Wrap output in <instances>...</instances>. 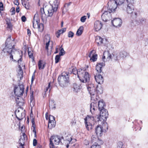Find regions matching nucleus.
<instances>
[{
	"label": "nucleus",
	"mask_w": 148,
	"mask_h": 148,
	"mask_svg": "<svg viewBox=\"0 0 148 148\" xmlns=\"http://www.w3.org/2000/svg\"><path fill=\"white\" fill-rule=\"evenodd\" d=\"M5 44V47L2 50V54L3 52L4 54H9L10 59L14 61H16L13 59V55L14 54V51H16L14 49L15 42L14 39L12 38V39L11 36H9L6 40Z\"/></svg>",
	"instance_id": "obj_1"
},
{
	"label": "nucleus",
	"mask_w": 148,
	"mask_h": 148,
	"mask_svg": "<svg viewBox=\"0 0 148 148\" xmlns=\"http://www.w3.org/2000/svg\"><path fill=\"white\" fill-rule=\"evenodd\" d=\"M73 74L77 75L78 77L82 82L86 83L89 80V75L88 72H85L84 70L79 69L78 70L73 69L72 70Z\"/></svg>",
	"instance_id": "obj_2"
},
{
	"label": "nucleus",
	"mask_w": 148,
	"mask_h": 148,
	"mask_svg": "<svg viewBox=\"0 0 148 148\" xmlns=\"http://www.w3.org/2000/svg\"><path fill=\"white\" fill-rule=\"evenodd\" d=\"M100 115L97 117V121L99 123L102 124L107 126V129H108L107 124L106 122L107 119L108 115V110L106 109L102 110L99 111Z\"/></svg>",
	"instance_id": "obj_3"
},
{
	"label": "nucleus",
	"mask_w": 148,
	"mask_h": 148,
	"mask_svg": "<svg viewBox=\"0 0 148 148\" xmlns=\"http://www.w3.org/2000/svg\"><path fill=\"white\" fill-rule=\"evenodd\" d=\"M63 136L60 137L58 136H52L50 139L49 147L50 148H55L54 145H59L62 143V139H64Z\"/></svg>",
	"instance_id": "obj_4"
},
{
	"label": "nucleus",
	"mask_w": 148,
	"mask_h": 148,
	"mask_svg": "<svg viewBox=\"0 0 148 148\" xmlns=\"http://www.w3.org/2000/svg\"><path fill=\"white\" fill-rule=\"evenodd\" d=\"M14 92L15 95L17 97H21L23 95L24 90V86L23 84H18L17 85H14Z\"/></svg>",
	"instance_id": "obj_5"
},
{
	"label": "nucleus",
	"mask_w": 148,
	"mask_h": 148,
	"mask_svg": "<svg viewBox=\"0 0 148 148\" xmlns=\"http://www.w3.org/2000/svg\"><path fill=\"white\" fill-rule=\"evenodd\" d=\"M58 6V0H55L53 3L52 5H50L49 7V8L47 10L48 12L47 16L49 17L52 16L53 13L57 11Z\"/></svg>",
	"instance_id": "obj_6"
},
{
	"label": "nucleus",
	"mask_w": 148,
	"mask_h": 148,
	"mask_svg": "<svg viewBox=\"0 0 148 148\" xmlns=\"http://www.w3.org/2000/svg\"><path fill=\"white\" fill-rule=\"evenodd\" d=\"M69 73L67 72H64L58 77V80L59 82H64L69 83Z\"/></svg>",
	"instance_id": "obj_7"
},
{
	"label": "nucleus",
	"mask_w": 148,
	"mask_h": 148,
	"mask_svg": "<svg viewBox=\"0 0 148 148\" xmlns=\"http://www.w3.org/2000/svg\"><path fill=\"white\" fill-rule=\"evenodd\" d=\"M108 9L109 11L112 12L115 11L118 5L114 0H110L108 3Z\"/></svg>",
	"instance_id": "obj_8"
},
{
	"label": "nucleus",
	"mask_w": 148,
	"mask_h": 148,
	"mask_svg": "<svg viewBox=\"0 0 148 148\" xmlns=\"http://www.w3.org/2000/svg\"><path fill=\"white\" fill-rule=\"evenodd\" d=\"M134 6L132 4H128L127 5L126 11L128 14H132L131 16L133 18H136L137 13L136 12H133Z\"/></svg>",
	"instance_id": "obj_9"
},
{
	"label": "nucleus",
	"mask_w": 148,
	"mask_h": 148,
	"mask_svg": "<svg viewBox=\"0 0 148 148\" xmlns=\"http://www.w3.org/2000/svg\"><path fill=\"white\" fill-rule=\"evenodd\" d=\"M110 11H105L101 15V18L102 20L105 22L109 21L112 18L111 14Z\"/></svg>",
	"instance_id": "obj_10"
},
{
	"label": "nucleus",
	"mask_w": 148,
	"mask_h": 148,
	"mask_svg": "<svg viewBox=\"0 0 148 148\" xmlns=\"http://www.w3.org/2000/svg\"><path fill=\"white\" fill-rule=\"evenodd\" d=\"M112 25L115 27H120L122 24V21L119 18H116L112 20L111 21Z\"/></svg>",
	"instance_id": "obj_11"
},
{
	"label": "nucleus",
	"mask_w": 148,
	"mask_h": 148,
	"mask_svg": "<svg viewBox=\"0 0 148 148\" xmlns=\"http://www.w3.org/2000/svg\"><path fill=\"white\" fill-rule=\"evenodd\" d=\"M97 101H92L90 106V112L92 114H94L95 110H97L98 108Z\"/></svg>",
	"instance_id": "obj_12"
},
{
	"label": "nucleus",
	"mask_w": 148,
	"mask_h": 148,
	"mask_svg": "<svg viewBox=\"0 0 148 148\" xmlns=\"http://www.w3.org/2000/svg\"><path fill=\"white\" fill-rule=\"evenodd\" d=\"M102 26V22L100 21L97 20L94 23V28L95 31L97 32L101 29Z\"/></svg>",
	"instance_id": "obj_13"
},
{
	"label": "nucleus",
	"mask_w": 148,
	"mask_h": 148,
	"mask_svg": "<svg viewBox=\"0 0 148 148\" xmlns=\"http://www.w3.org/2000/svg\"><path fill=\"white\" fill-rule=\"evenodd\" d=\"M103 126L98 125L95 129V132L97 136H101L103 132Z\"/></svg>",
	"instance_id": "obj_14"
},
{
	"label": "nucleus",
	"mask_w": 148,
	"mask_h": 148,
	"mask_svg": "<svg viewBox=\"0 0 148 148\" xmlns=\"http://www.w3.org/2000/svg\"><path fill=\"white\" fill-rule=\"evenodd\" d=\"M96 84H87L86 85L88 90L89 93L95 91Z\"/></svg>",
	"instance_id": "obj_15"
},
{
	"label": "nucleus",
	"mask_w": 148,
	"mask_h": 148,
	"mask_svg": "<svg viewBox=\"0 0 148 148\" xmlns=\"http://www.w3.org/2000/svg\"><path fill=\"white\" fill-rule=\"evenodd\" d=\"M97 93L96 91L89 93L90 96L91 100L92 101H97L98 97Z\"/></svg>",
	"instance_id": "obj_16"
},
{
	"label": "nucleus",
	"mask_w": 148,
	"mask_h": 148,
	"mask_svg": "<svg viewBox=\"0 0 148 148\" xmlns=\"http://www.w3.org/2000/svg\"><path fill=\"white\" fill-rule=\"evenodd\" d=\"M105 63L101 62L98 63L96 66V70L98 73H100L102 72L101 68L102 66H105Z\"/></svg>",
	"instance_id": "obj_17"
},
{
	"label": "nucleus",
	"mask_w": 148,
	"mask_h": 148,
	"mask_svg": "<svg viewBox=\"0 0 148 148\" xmlns=\"http://www.w3.org/2000/svg\"><path fill=\"white\" fill-rule=\"evenodd\" d=\"M105 106V104L103 100H99L97 103L98 108L99 111L105 109L104 108Z\"/></svg>",
	"instance_id": "obj_18"
},
{
	"label": "nucleus",
	"mask_w": 148,
	"mask_h": 148,
	"mask_svg": "<svg viewBox=\"0 0 148 148\" xmlns=\"http://www.w3.org/2000/svg\"><path fill=\"white\" fill-rule=\"evenodd\" d=\"M39 23H40V19L38 18V14L36 13L34 15L33 19V27L35 28L36 24Z\"/></svg>",
	"instance_id": "obj_19"
},
{
	"label": "nucleus",
	"mask_w": 148,
	"mask_h": 148,
	"mask_svg": "<svg viewBox=\"0 0 148 148\" xmlns=\"http://www.w3.org/2000/svg\"><path fill=\"white\" fill-rule=\"evenodd\" d=\"M95 78L96 82L97 83H103V77L101 74H98L95 75Z\"/></svg>",
	"instance_id": "obj_20"
},
{
	"label": "nucleus",
	"mask_w": 148,
	"mask_h": 148,
	"mask_svg": "<svg viewBox=\"0 0 148 148\" xmlns=\"http://www.w3.org/2000/svg\"><path fill=\"white\" fill-rule=\"evenodd\" d=\"M95 119L94 117L92 116L88 115L86 118L85 119V122H91L92 124H94Z\"/></svg>",
	"instance_id": "obj_21"
},
{
	"label": "nucleus",
	"mask_w": 148,
	"mask_h": 148,
	"mask_svg": "<svg viewBox=\"0 0 148 148\" xmlns=\"http://www.w3.org/2000/svg\"><path fill=\"white\" fill-rule=\"evenodd\" d=\"M26 136L25 133L23 134V136H21L19 139V142L21 146L20 148H24L23 145L25 143V137Z\"/></svg>",
	"instance_id": "obj_22"
},
{
	"label": "nucleus",
	"mask_w": 148,
	"mask_h": 148,
	"mask_svg": "<svg viewBox=\"0 0 148 148\" xmlns=\"http://www.w3.org/2000/svg\"><path fill=\"white\" fill-rule=\"evenodd\" d=\"M103 88L102 87L101 84H96L95 90L97 91V93L101 94L103 92Z\"/></svg>",
	"instance_id": "obj_23"
},
{
	"label": "nucleus",
	"mask_w": 148,
	"mask_h": 148,
	"mask_svg": "<svg viewBox=\"0 0 148 148\" xmlns=\"http://www.w3.org/2000/svg\"><path fill=\"white\" fill-rule=\"evenodd\" d=\"M25 115V113L24 112H20L19 110H18V112H16V117L18 120H19L22 119Z\"/></svg>",
	"instance_id": "obj_24"
},
{
	"label": "nucleus",
	"mask_w": 148,
	"mask_h": 148,
	"mask_svg": "<svg viewBox=\"0 0 148 148\" xmlns=\"http://www.w3.org/2000/svg\"><path fill=\"white\" fill-rule=\"evenodd\" d=\"M16 102L17 105L19 106H23L24 103V100L21 97H17L16 98Z\"/></svg>",
	"instance_id": "obj_25"
},
{
	"label": "nucleus",
	"mask_w": 148,
	"mask_h": 148,
	"mask_svg": "<svg viewBox=\"0 0 148 148\" xmlns=\"http://www.w3.org/2000/svg\"><path fill=\"white\" fill-rule=\"evenodd\" d=\"M20 57H21L20 58L17 60V62H18V68L19 69V72H20V73L21 74V76L20 77L21 79V77H23V72L22 70L21 64L20 63V62H21L22 61L21 59H22V56H21L20 55Z\"/></svg>",
	"instance_id": "obj_26"
},
{
	"label": "nucleus",
	"mask_w": 148,
	"mask_h": 148,
	"mask_svg": "<svg viewBox=\"0 0 148 148\" xmlns=\"http://www.w3.org/2000/svg\"><path fill=\"white\" fill-rule=\"evenodd\" d=\"M21 3L23 5L27 10L29 9L30 5L29 3H27L25 0H21Z\"/></svg>",
	"instance_id": "obj_27"
},
{
	"label": "nucleus",
	"mask_w": 148,
	"mask_h": 148,
	"mask_svg": "<svg viewBox=\"0 0 148 148\" xmlns=\"http://www.w3.org/2000/svg\"><path fill=\"white\" fill-rule=\"evenodd\" d=\"M103 39L99 36H96L95 39V42L98 45H100L103 42Z\"/></svg>",
	"instance_id": "obj_28"
},
{
	"label": "nucleus",
	"mask_w": 148,
	"mask_h": 148,
	"mask_svg": "<svg viewBox=\"0 0 148 148\" xmlns=\"http://www.w3.org/2000/svg\"><path fill=\"white\" fill-rule=\"evenodd\" d=\"M42 61L41 60H40L38 63V65L39 69H43L45 67V62H42Z\"/></svg>",
	"instance_id": "obj_29"
},
{
	"label": "nucleus",
	"mask_w": 148,
	"mask_h": 148,
	"mask_svg": "<svg viewBox=\"0 0 148 148\" xmlns=\"http://www.w3.org/2000/svg\"><path fill=\"white\" fill-rule=\"evenodd\" d=\"M49 106L50 108L55 109L56 107V104L55 103L53 100L51 99L49 101Z\"/></svg>",
	"instance_id": "obj_30"
},
{
	"label": "nucleus",
	"mask_w": 148,
	"mask_h": 148,
	"mask_svg": "<svg viewBox=\"0 0 148 148\" xmlns=\"http://www.w3.org/2000/svg\"><path fill=\"white\" fill-rule=\"evenodd\" d=\"M85 126L88 130H90L92 129L93 124L91 122H85Z\"/></svg>",
	"instance_id": "obj_31"
},
{
	"label": "nucleus",
	"mask_w": 148,
	"mask_h": 148,
	"mask_svg": "<svg viewBox=\"0 0 148 148\" xmlns=\"http://www.w3.org/2000/svg\"><path fill=\"white\" fill-rule=\"evenodd\" d=\"M73 87L74 91L76 92H77L81 88L80 84H74Z\"/></svg>",
	"instance_id": "obj_32"
},
{
	"label": "nucleus",
	"mask_w": 148,
	"mask_h": 148,
	"mask_svg": "<svg viewBox=\"0 0 148 148\" xmlns=\"http://www.w3.org/2000/svg\"><path fill=\"white\" fill-rule=\"evenodd\" d=\"M84 29V27L83 26H81L78 29L76 33L77 36H80L82 34Z\"/></svg>",
	"instance_id": "obj_33"
},
{
	"label": "nucleus",
	"mask_w": 148,
	"mask_h": 148,
	"mask_svg": "<svg viewBox=\"0 0 148 148\" xmlns=\"http://www.w3.org/2000/svg\"><path fill=\"white\" fill-rule=\"evenodd\" d=\"M128 54L125 51H121L119 55V57L125 58L127 55Z\"/></svg>",
	"instance_id": "obj_34"
},
{
	"label": "nucleus",
	"mask_w": 148,
	"mask_h": 148,
	"mask_svg": "<svg viewBox=\"0 0 148 148\" xmlns=\"http://www.w3.org/2000/svg\"><path fill=\"white\" fill-rule=\"evenodd\" d=\"M98 138L97 136L93 135L91 138V142L92 143H94L93 144H96L97 143V141Z\"/></svg>",
	"instance_id": "obj_35"
},
{
	"label": "nucleus",
	"mask_w": 148,
	"mask_h": 148,
	"mask_svg": "<svg viewBox=\"0 0 148 148\" xmlns=\"http://www.w3.org/2000/svg\"><path fill=\"white\" fill-rule=\"evenodd\" d=\"M56 125V122H48V127L50 129H51L52 128L54 127Z\"/></svg>",
	"instance_id": "obj_36"
},
{
	"label": "nucleus",
	"mask_w": 148,
	"mask_h": 148,
	"mask_svg": "<svg viewBox=\"0 0 148 148\" xmlns=\"http://www.w3.org/2000/svg\"><path fill=\"white\" fill-rule=\"evenodd\" d=\"M116 4L118 5V8H119L121 5H122L124 3L125 0H114Z\"/></svg>",
	"instance_id": "obj_37"
},
{
	"label": "nucleus",
	"mask_w": 148,
	"mask_h": 148,
	"mask_svg": "<svg viewBox=\"0 0 148 148\" xmlns=\"http://www.w3.org/2000/svg\"><path fill=\"white\" fill-rule=\"evenodd\" d=\"M40 12L41 14V18L43 19V18L45 17L46 16V14L45 13L43 8H41L40 9Z\"/></svg>",
	"instance_id": "obj_38"
},
{
	"label": "nucleus",
	"mask_w": 148,
	"mask_h": 148,
	"mask_svg": "<svg viewBox=\"0 0 148 148\" xmlns=\"http://www.w3.org/2000/svg\"><path fill=\"white\" fill-rule=\"evenodd\" d=\"M36 25H37L39 31L40 32H42L43 29V24L41 23H39L37 24Z\"/></svg>",
	"instance_id": "obj_39"
},
{
	"label": "nucleus",
	"mask_w": 148,
	"mask_h": 148,
	"mask_svg": "<svg viewBox=\"0 0 148 148\" xmlns=\"http://www.w3.org/2000/svg\"><path fill=\"white\" fill-rule=\"evenodd\" d=\"M62 46L60 47V52L59 53V55L60 56H63L65 54V51L64 50L63 48L62 47Z\"/></svg>",
	"instance_id": "obj_40"
},
{
	"label": "nucleus",
	"mask_w": 148,
	"mask_h": 148,
	"mask_svg": "<svg viewBox=\"0 0 148 148\" xmlns=\"http://www.w3.org/2000/svg\"><path fill=\"white\" fill-rule=\"evenodd\" d=\"M97 55L96 54H92V57L91 56L90 60L93 62H95L97 60Z\"/></svg>",
	"instance_id": "obj_41"
},
{
	"label": "nucleus",
	"mask_w": 148,
	"mask_h": 148,
	"mask_svg": "<svg viewBox=\"0 0 148 148\" xmlns=\"http://www.w3.org/2000/svg\"><path fill=\"white\" fill-rule=\"evenodd\" d=\"M64 140L67 142V143H68V144H70L72 140V138L71 136L69 135L67 136L65 139H63Z\"/></svg>",
	"instance_id": "obj_42"
},
{
	"label": "nucleus",
	"mask_w": 148,
	"mask_h": 148,
	"mask_svg": "<svg viewBox=\"0 0 148 148\" xmlns=\"http://www.w3.org/2000/svg\"><path fill=\"white\" fill-rule=\"evenodd\" d=\"M28 53L29 55V57L30 58H31L33 60H34V58L33 56V53L32 51H29V50L28 51Z\"/></svg>",
	"instance_id": "obj_43"
},
{
	"label": "nucleus",
	"mask_w": 148,
	"mask_h": 148,
	"mask_svg": "<svg viewBox=\"0 0 148 148\" xmlns=\"http://www.w3.org/2000/svg\"><path fill=\"white\" fill-rule=\"evenodd\" d=\"M6 24L7 25V28L9 29H11L12 28V26L11 22L9 20L8 21L6 20Z\"/></svg>",
	"instance_id": "obj_44"
},
{
	"label": "nucleus",
	"mask_w": 148,
	"mask_h": 148,
	"mask_svg": "<svg viewBox=\"0 0 148 148\" xmlns=\"http://www.w3.org/2000/svg\"><path fill=\"white\" fill-rule=\"evenodd\" d=\"M60 56L59 55H57L56 56L55 58V63H57L60 60Z\"/></svg>",
	"instance_id": "obj_45"
},
{
	"label": "nucleus",
	"mask_w": 148,
	"mask_h": 148,
	"mask_svg": "<svg viewBox=\"0 0 148 148\" xmlns=\"http://www.w3.org/2000/svg\"><path fill=\"white\" fill-rule=\"evenodd\" d=\"M55 122L54 117L51 115H50L49 116V120L48 122Z\"/></svg>",
	"instance_id": "obj_46"
},
{
	"label": "nucleus",
	"mask_w": 148,
	"mask_h": 148,
	"mask_svg": "<svg viewBox=\"0 0 148 148\" xmlns=\"http://www.w3.org/2000/svg\"><path fill=\"white\" fill-rule=\"evenodd\" d=\"M123 144L121 142H119L117 144V148H123Z\"/></svg>",
	"instance_id": "obj_47"
},
{
	"label": "nucleus",
	"mask_w": 148,
	"mask_h": 148,
	"mask_svg": "<svg viewBox=\"0 0 148 148\" xmlns=\"http://www.w3.org/2000/svg\"><path fill=\"white\" fill-rule=\"evenodd\" d=\"M90 148H101V146L98 144H93Z\"/></svg>",
	"instance_id": "obj_48"
},
{
	"label": "nucleus",
	"mask_w": 148,
	"mask_h": 148,
	"mask_svg": "<svg viewBox=\"0 0 148 148\" xmlns=\"http://www.w3.org/2000/svg\"><path fill=\"white\" fill-rule=\"evenodd\" d=\"M75 146V144H73L72 145V143H70V144H68V143L66 145V147L67 148H68V147L69 146L71 147V148H76Z\"/></svg>",
	"instance_id": "obj_49"
},
{
	"label": "nucleus",
	"mask_w": 148,
	"mask_h": 148,
	"mask_svg": "<svg viewBox=\"0 0 148 148\" xmlns=\"http://www.w3.org/2000/svg\"><path fill=\"white\" fill-rule=\"evenodd\" d=\"M30 104L31 107H33L35 104L34 100L33 99V98L32 97L31 98V102Z\"/></svg>",
	"instance_id": "obj_50"
},
{
	"label": "nucleus",
	"mask_w": 148,
	"mask_h": 148,
	"mask_svg": "<svg viewBox=\"0 0 148 148\" xmlns=\"http://www.w3.org/2000/svg\"><path fill=\"white\" fill-rule=\"evenodd\" d=\"M74 34L71 31H69L68 33V36L69 38H73V37Z\"/></svg>",
	"instance_id": "obj_51"
},
{
	"label": "nucleus",
	"mask_w": 148,
	"mask_h": 148,
	"mask_svg": "<svg viewBox=\"0 0 148 148\" xmlns=\"http://www.w3.org/2000/svg\"><path fill=\"white\" fill-rule=\"evenodd\" d=\"M62 34V32L60 30H58L56 33V37L58 38H59L60 37V34Z\"/></svg>",
	"instance_id": "obj_52"
},
{
	"label": "nucleus",
	"mask_w": 148,
	"mask_h": 148,
	"mask_svg": "<svg viewBox=\"0 0 148 148\" xmlns=\"http://www.w3.org/2000/svg\"><path fill=\"white\" fill-rule=\"evenodd\" d=\"M86 19V16H84L81 17V18H80V21L82 22H84L85 21Z\"/></svg>",
	"instance_id": "obj_53"
},
{
	"label": "nucleus",
	"mask_w": 148,
	"mask_h": 148,
	"mask_svg": "<svg viewBox=\"0 0 148 148\" xmlns=\"http://www.w3.org/2000/svg\"><path fill=\"white\" fill-rule=\"evenodd\" d=\"M51 84H49L48 86L47 87H46V89L45 90V91L44 92L45 93H46V92L49 89V91H50L51 88H50V87L51 86L50 85Z\"/></svg>",
	"instance_id": "obj_54"
},
{
	"label": "nucleus",
	"mask_w": 148,
	"mask_h": 148,
	"mask_svg": "<svg viewBox=\"0 0 148 148\" xmlns=\"http://www.w3.org/2000/svg\"><path fill=\"white\" fill-rule=\"evenodd\" d=\"M119 7L121 8L123 10H125L126 8L127 7V6L126 4H124V3L122 5H121Z\"/></svg>",
	"instance_id": "obj_55"
},
{
	"label": "nucleus",
	"mask_w": 148,
	"mask_h": 148,
	"mask_svg": "<svg viewBox=\"0 0 148 148\" xmlns=\"http://www.w3.org/2000/svg\"><path fill=\"white\" fill-rule=\"evenodd\" d=\"M97 143L99 145H101L103 144V142L102 140L99 139L98 138Z\"/></svg>",
	"instance_id": "obj_56"
},
{
	"label": "nucleus",
	"mask_w": 148,
	"mask_h": 148,
	"mask_svg": "<svg viewBox=\"0 0 148 148\" xmlns=\"http://www.w3.org/2000/svg\"><path fill=\"white\" fill-rule=\"evenodd\" d=\"M10 11L11 12H12V15L14 14L15 13V8L14 7H12Z\"/></svg>",
	"instance_id": "obj_57"
},
{
	"label": "nucleus",
	"mask_w": 148,
	"mask_h": 148,
	"mask_svg": "<svg viewBox=\"0 0 148 148\" xmlns=\"http://www.w3.org/2000/svg\"><path fill=\"white\" fill-rule=\"evenodd\" d=\"M128 4H132L134 3V0H126Z\"/></svg>",
	"instance_id": "obj_58"
},
{
	"label": "nucleus",
	"mask_w": 148,
	"mask_h": 148,
	"mask_svg": "<svg viewBox=\"0 0 148 148\" xmlns=\"http://www.w3.org/2000/svg\"><path fill=\"white\" fill-rule=\"evenodd\" d=\"M50 40L46 43L45 46V49L46 50H48V47L49 45Z\"/></svg>",
	"instance_id": "obj_59"
},
{
	"label": "nucleus",
	"mask_w": 148,
	"mask_h": 148,
	"mask_svg": "<svg viewBox=\"0 0 148 148\" xmlns=\"http://www.w3.org/2000/svg\"><path fill=\"white\" fill-rule=\"evenodd\" d=\"M106 54H109V52L108 51H107V52H104L103 53V57L102 58V60L103 61H104V60L105 59V55Z\"/></svg>",
	"instance_id": "obj_60"
},
{
	"label": "nucleus",
	"mask_w": 148,
	"mask_h": 148,
	"mask_svg": "<svg viewBox=\"0 0 148 148\" xmlns=\"http://www.w3.org/2000/svg\"><path fill=\"white\" fill-rule=\"evenodd\" d=\"M32 127L33 128V132L35 136L36 137V130H35V126H32Z\"/></svg>",
	"instance_id": "obj_61"
},
{
	"label": "nucleus",
	"mask_w": 148,
	"mask_h": 148,
	"mask_svg": "<svg viewBox=\"0 0 148 148\" xmlns=\"http://www.w3.org/2000/svg\"><path fill=\"white\" fill-rule=\"evenodd\" d=\"M22 21L23 22H25L26 20V18L25 16H23L21 18Z\"/></svg>",
	"instance_id": "obj_62"
},
{
	"label": "nucleus",
	"mask_w": 148,
	"mask_h": 148,
	"mask_svg": "<svg viewBox=\"0 0 148 148\" xmlns=\"http://www.w3.org/2000/svg\"><path fill=\"white\" fill-rule=\"evenodd\" d=\"M37 141L36 139H34L33 141V145L34 146H36L37 145Z\"/></svg>",
	"instance_id": "obj_63"
},
{
	"label": "nucleus",
	"mask_w": 148,
	"mask_h": 148,
	"mask_svg": "<svg viewBox=\"0 0 148 148\" xmlns=\"http://www.w3.org/2000/svg\"><path fill=\"white\" fill-rule=\"evenodd\" d=\"M95 51L94 50H92L91 51L89 54L88 56L90 58H91V56L92 54L93 53H95Z\"/></svg>",
	"instance_id": "obj_64"
}]
</instances>
